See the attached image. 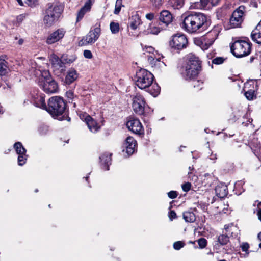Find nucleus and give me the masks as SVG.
Segmentation results:
<instances>
[{
  "instance_id": "f257e3e1",
  "label": "nucleus",
  "mask_w": 261,
  "mask_h": 261,
  "mask_svg": "<svg viewBox=\"0 0 261 261\" xmlns=\"http://www.w3.org/2000/svg\"><path fill=\"white\" fill-rule=\"evenodd\" d=\"M208 25L207 17L202 13H191L187 14L184 19L182 28L189 33H196L202 31Z\"/></svg>"
},
{
  "instance_id": "f03ea898",
  "label": "nucleus",
  "mask_w": 261,
  "mask_h": 261,
  "mask_svg": "<svg viewBox=\"0 0 261 261\" xmlns=\"http://www.w3.org/2000/svg\"><path fill=\"white\" fill-rule=\"evenodd\" d=\"M201 68V62L199 58L191 53L187 57L186 63L182 68L181 74L187 81L196 79Z\"/></svg>"
},
{
  "instance_id": "7ed1b4c3",
  "label": "nucleus",
  "mask_w": 261,
  "mask_h": 261,
  "mask_svg": "<svg viewBox=\"0 0 261 261\" xmlns=\"http://www.w3.org/2000/svg\"><path fill=\"white\" fill-rule=\"evenodd\" d=\"M63 10L62 4L48 3L43 16L44 24L47 27L52 26L58 21Z\"/></svg>"
},
{
  "instance_id": "20e7f679",
  "label": "nucleus",
  "mask_w": 261,
  "mask_h": 261,
  "mask_svg": "<svg viewBox=\"0 0 261 261\" xmlns=\"http://www.w3.org/2000/svg\"><path fill=\"white\" fill-rule=\"evenodd\" d=\"M65 109L66 103L61 97L56 96L49 99L46 111L53 116L62 115Z\"/></svg>"
},
{
  "instance_id": "39448f33",
  "label": "nucleus",
  "mask_w": 261,
  "mask_h": 261,
  "mask_svg": "<svg viewBox=\"0 0 261 261\" xmlns=\"http://www.w3.org/2000/svg\"><path fill=\"white\" fill-rule=\"evenodd\" d=\"M154 76L145 69L138 70L136 73L135 82L136 85L141 89L148 88L153 83Z\"/></svg>"
},
{
  "instance_id": "423d86ee",
  "label": "nucleus",
  "mask_w": 261,
  "mask_h": 261,
  "mask_svg": "<svg viewBox=\"0 0 261 261\" xmlns=\"http://www.w3.org/2000/svg\"><path fill=\"white\" fill-rule=\"evenodd\" d=\"M251 43L244 40L234 41L230 46L232 53L237 58L246 56L251 51Z\"/></svg>"
},
{
  "instance_id": "0eeeda50",
  "label": "nucleus",
  "mask_w": 261,
  "mask_h": 261,
  "mask_svg": "<svg viewBox=\"0 0 261 261\" xmlns=\"http://www.w3.org/2000/svg\"><path fill=\"white\" fill-rule=\"evenodd\" d=\"M132 107L134 112L140 116H146V103L143 96L136 94L132 99Z\"/></svg>"
},
{
  "instance_id": "6e6552de",
  "label": "nucleus",
  "mask_w": 261,
  "mask_h": 261,
  "mask_svg": "<svg viewBox=\"0 0 261 261\" xmlns=\"http://www.w3.org/2000/svg\"><path fill=\"white\" fill-rule=\"evenodd\" d=\"M245 7L241 5L232 13L229 19L230 28H236L241 27L243 21Z\"/></svg>"
},
{
  "instance_id": "1a4fd4ad",
  "label": "nucleus",
  "mask_w": 261,
  "mask_h": 261,
  "mask_svg": "<svg viewBox=\"0 0 261 261\" xmlns=\"http://www.w3.org/2000/svg\"><path fill=\"white\" fill-rule=\"evenodd\" d=\"M143 50L145 52L151 54L148 56V60L152 66L162 68L166 66L164 62L161 61V58H163V56L160 57L158 53L154 50L153 47L151 46H145Z\"/></svg>"
},
{
  "instance_id": "9d476101",
  "label": "nucleus",
  "mask_w": 261,
  "mask_h": 261,
  "mask_svg": "<svg viewBox=\"0 0 261 261\" xmlns=\"http://www.w3.org/2000/svg\"><path fill=\"white\" fill-rule=\"evenodd\" d=\"M171 47L177 50L186 48L188 45V39L184 34H176L172 36L169 42Z\"/></svg>"
},
{
  "instance_id": "9b49d317",
  "label": "nucleus",
  "mask_w": 261,
  "mask_h": 261,
  "mask_svg": "<svg viewBox=\"0 0 261 261\" xmlns=\"http://www.w3.org/2000/svg\"><path fill=\"white\" fill-rule=\"evenodd\" d=\"M40 87L47 93H54L58 91L57 83L50 76H46L42 80Z\"/></svg>"
},
{
  "instance_id": "f8f14e48",
  "label": "nucleus",
  "mask_w": 261,
  "mask_h": 261,
  "mask_svg": "<svg viewBox=\"0 0 261 261\" xmlns=\"http://www.w3.org/2000/svg\"><path fill=\"white\" fill-rule=\"evenodd\" d=\"M101 33V29L99 27L95 28L91 30L89 33L81 41L82 44L86 45L95 43L98 39Z\"/></svg>"
},
{
  "instance_id": "ddd939ff",
  "label": "nucleus",
  "mask_w": 261,
  "mask_h": 261,
  "mask_svg": "<svg viewBox=\"0 0 261 261\" xmlns=\"http://www.w3.org/2000/svg\"><path fill=\"white\" fill-rule=\"evenodd\" d=\"M126 126L129 130L135 134L142 135L144 134L143 127L138 119L130 118L127 122Z\"/></svg>"
},
{
  "instance_id": "4468645a",
  "label": "nucleus",
  "mask_w": 261,
  "mask_h": 261,
  "mask_svg": "<svg viewBox=\"0 0 261 261\" xmlns=\"http://www.w3.org/2000/svg\"><path fill=\"white\" fill-rule=\"evenodd\" d=\"M66 33L63 28L58 29L51 33L47 38L46 42L48 44L55 43L62 39Z\"/></svg>"
},
{
  "instance_id": "2eb2a0df",
  "label": "nucleus",
  "mask_w": 261,
  "mask_h": 261,
  "mask_svg": "<svg viewBox=\"0 0 261 261\" xmlns=\"http://www.w3.org/2000/svg\"><path fill=\"white\" fill-rule=\"evenodd\" d=\"M136 145L137 142L132 137L129 136L126 139L123 146L128 156L134 153Z\"/></svg>"
},
{
  "instance_id": "dca6fc26",
  "label": "nucleus",
  "mask_w": 261,
  "mask_h": 261,
  "mask_svg": "<svg viewBox=\"0 0 261 261\" xmlns=\"http://www.w3.org/2000/svg\"><path fill=\"white\" fill-rule=\"evenodd\" d=\"M50 61L53 68L55 69V71L60 70V72H63L65 71V66L62 59H59L57 56L53 54L50 56Z\"/></svg>"
},
{
  "instance_id": "f3484780",
  "label": "nucleus",
  "mask_w": 261,
  "mask_h": 261,
  "mask_svg": "<svg viewBox=\"0 0 261 261\" xmlns=\"http://www.w3.org/2000/svg\"><path fill=\"white\" fill-rule=\"evenodd\" d=\"M83 116L84 117L85 121L89 129L92 133H95L99 130L100 126L90 116L87 114H85Z\"/></svg>"
},
{
  "instance_id": "a211bd4d",
  "label": "nucleus",
  "mask_w": 261,
  "mask_h": 261,
  "mask_svg": "<svg viewBox=\"0 0 261 261\" xmlns=\"http://www.w3.org/2000/svg\"><path fill=\"white\" fill-rule=\"evenodd\" d=\"M142 21L139 15L136 13L129 19L128 27L133 30H136L141 24Z\"/></svg>"
},
{
  "instance_id": "6ab92c4d",
  "label": "nucleus",
  "mask_w": 261,
  "mask_h": 261,
  "mask_svg": "<svg viewBox=\"0 0 261 261\" xmlns=\"http://www.w3.org/2000/svg\"><path fill=\"white\" fill-rule=\"evenodd\" d=\"M251 37L254 42L261 44V21L252 31Z\"/></svg>"
},
{
  "instance_id": "aec40b11",
  "label": "nucleus",
  "mask_w": 261,
  "mask_h": 261,
  "mask_svg": "<svg viewBox=\"0 0 261 261\" xmlns=\"http://www.w3.org/2000/svg\"><path fill=\"white\" fill-rule=\"evenodd\" d=\"M92 6L91 0H88L86 2L84 6L81 8L78 12L76 17V21L78 22L82 19L85 14L90 11Z\"/></svg>"
},
{
  "instance_id": "412c9836",
  "label": "nucleus",
  "mask_w": 261,
  "mask_h": 261,
  "mask_svg": "<svg viewBox=\"0 0 261 261\" xmlns=\"http://www.w3.org/2000/svg\"><path fill=\"white\" fill-rule=\"evenodd\" d=\"M159 19L161 22L167 25L172 21V15L169 11L163 10L160 13Z\"/></svg>"
},
{
  "instance_id": "4be33fe9",
  "label": "nucleus",
  "mask_w": 261,
  "mask_h": 261,
  "mask_svg": "<svg viewBox=\"0 0 261 261\" xmlns=\"http://www.w3.org/2000/svg\"><path fill=\"white\" fill-rule=\"evenodd\" d=\"M215 192L218 197L224 198L228 192L227 186L222 183L218 184L215 188Z\"/></svg>"
},
{
  "instance_id": "5701e85b",
  "label": "nucleus",
  "mask_w": 261,
  "mask_h": 261,
  "mask_svg": "<svg viewBox=\"0 0 261 261\" xmlns=\"http://www.w3.org/2000/svg\"><path fill=\"white\" fill-rule=\"evenodd\" d=\"M78 75L77 71L74 69H70L65 76V83L68 85L71 84L77 79Z\"/></svg>"
},
{
  "instance_id": "b1692460",
  "label": "nucleus",
  "mask_w": 261,
  "mask_h": 261,
  "mask_svg": "<svg viewBox=\"0 0 261 261\" xmlns=\"http://www.w3.org/2000/svg\"><path fill=\"white\" fill-rule=\"evenodd\" d=\"M33 102L36 107L43 110H47V106L45 104L44 97L42 95H37V97H33Z\"/></svg>"
},
{
  "instance_id": "393cba45",
  "label": "nucleus",
  "mask_w": 261,
  "mask_h": 261,
  "mask_svg": "<svg viewBox=\"0 0 261 261\" xmlns=\"http://www.w3.org/2000/svg\"><path fill=\"white\" fill-rule=\"evenodd\" d=\"M111 154L109 153H105L99 156V160L102 165H103V168L108 170L109 169V166L111 164Z\"/></svg>"
},
{
  "instance_id": "a878e982",
  "label": "nucleus",
  "mask_w": 261,
  "mask_h": 261,
  "mask_svg": "<svg viewBox=\"0 0 261 261\" xmlns=\"http://www.w3.org/2000/svg\"><path fill=\"white\" fill-rule=\"evenodd\" d=\"M9 71L8 63L5 60L0 59V76H5Z\"/></svg>"
},
{
  "instance_id": "bb28decb",
  "label": "nucleus",
  "mask_w": 261,
  "mask_h": 261,
  "mask_svg": "<svg viewBox=\"0 0 261 261\" xmlns=\"http://www.w3.org/2000/svg\"><path fill=\"white\" fill-rule=\"evenodd\" d=\"M183 218L186 222H194L196 220L195 214L192 212H185L183 213Z\"/></svg>"
},
{
  "instance_id": "cd10ccee",
  "label": "nucleus",
  "mask_w": 261,
  "mask_h": 261,
  "mask_svg": "<svg viewBox=\"0 0 261 261\" xmlns=\"http://www.w3.org/2000/svg\"><path fill=\"white\" fill-rule=\"evenodd\" d=\"M14 148L18 154L26 153L25 149L23 147L22 143L20 142H16L14 144Z\"/></svg>"
},
{
  "instance_id": "c85d7f7f",
  "label": "nucleus",
  "mask_w": 261,
  "mask_h": 261,
  "mask_svg": "<svg viewBox=\"0 0 261 261\" xmlns=\"http://www.w3.org/2000/svg\"><path fill=\"white\" fill-rule=\"evenodd\" d=\"M170 3L174 9H179L184 5V0H170Z\"/></svg>"
},
{
  "instance_id": "c756f323",
  "label": "nucleus",
  "mask_w": 261,
  "mask_h": 261,
  "mask_svg": "<svg viewBox=\"0 0 261 261\" xmlns=\"http://www.w3.org/2000/svg\"><path fill=\"white\" fill-rule=\"evenodd\" d=\"M149 92L152 95L155 97L160 92V87L157 84H155L149 89Z\"/></svg>"
},
{
  "instance_id": "7c9ffc66",
  "label": "nucleus",
  "mask_w": 261,
  "mask_h": 261,
  "mask_svg": "<svg viewBox=\"0 0 261 261\" xmlns=\"http://www.w3.org/2000/svg\"><path fill=\"white\" fill-rule=\"evenodd\" d=\"M200 2L203 6L209 7L210 6L217 5L219 2V0H200Z\"/></svg>"
},
{
  "instance_id": "2f4dec72",
  "label": "nucleus",
  "mask_w": 261,
  "mask_h": 261,
  "mask_svg": "<svg viewBox=\"0 0 261 261\" xmlns=\"http://www.w3.org/2000/svg\"><path fill=\"white\" fill-rule=\"evenodd\" d=\"M161 31L160 28L155 26L153 24H150L147 29L148 33L151 34L157 35Z\"/></svg>"
},
{
  "instance_id": "473e14b6",
  "label": "nucleus",
  "mask_w": 261,
  "mask_h": 261,
  "mask_svg": "<svg viewBox=\"0 0 261 261\" xmlns=\"http://www.w3.org/2000/svg\"><path fill=\"white\" fill-rule=\"evenodd\" d=\"M110 29L112 34H117L119 31V24L118 22H111L110 24Z\"/></svg>"
},
{
  "instance_id": "72a5a7b5",
  "label": "nucleus",
  "mask_w": 261,
  "mask_h": 261,
  "mask_svg": "<svg viewBox=\"0 0 261 261\" xmlns=\"http://www.w3.org/2000/svg\"><path fill=\"white\" fill-rule=\"evenodd\" d=\"M218 241L221 245H224L229 242V237L227 235L222 234L218 237Z\"/></svg>"
},
{
  "instance_id": "f704fd0d",
  "label": "nucleus",
  "mask_w": 261,
  "mask_h": 261,
  "mask_svg": "<svg viewBox=\"0 0 261 261\" xmlns=\"http://www.w3.org/2000/svg\"><path fill=\"white\" fill-rule=\"evenodd\" d=\"M61 59L65 65L66 63H71L73 62L75 60L76 58L74 57H68L67 56L63 55Z\"/></svg>"
},
{
  "instance_id": "c9c22d12",
  "label": "nucleus",
  "mask_w": 261,
  "mask_h": 261,
  "mask_svg": "<svg viewBox=\"0 0 261 261\" xmlns=\"http://www.w3.org/2000/svg\"><path fill=\"white\" fill-rule=\"evenodd\" d=\"M27 156L26 153L18 154V164L19 166H22L25 163Z\"/></svg>"
},
{
  "instance_id": "e433bc0d",
  "label": "nucleus",
  "mask_w": 261,
  "mask_h": 261,
  "mask_svg": "<svg viewBox=\"0 0 261 261\" xmlns=\"http://www.w3.org/2000/svg\"><path fill=\"white\" fill-rule=\"evenodd\" d=\"M244 95L248 100H253L254 97V90L252 89L248 90L247 91L245 92Z\"/></svg>"
},
{
  "instance_id": "4c0bfd02",
  "label": "nucleus",
  "mask_w": 261,
  "mask_h": 261,
  "mask_svg": "<svg viewBox=\"0 0 261 261\" xmlns=\"http://www.w3.org/2000/svg\"><path fill=\"white\" fill-rule=\"evenodd\" d=\"M196 79H194L193 80H190L192 81V85L194 88H197L198 89H201L202 88L201 86L203 84V82L200 80H195Z\"/></svg>"
},
{
  "instance_id": "58836bf2",
  "label": "nucleus",
  "mask_w": 261,
  "mask_h": 261,
  "mask_svg": "<svg viewBox=\"0 0 261 261\" xmlns=\"http://www.w3.org/2000/svg\"><path fill=\"white\" fill-rule=\"evenodd\" d=\"M185 244L184 242L182 241H177L174 243L173 244V248L174 249L176 250H180L181 248H182L185 246Z\"/></svg>"
},
{
  "instance_id": "ea45409f",
  "label": "nucleus",
  "mask_w": 261,
  "mask_h": 261,
  "mask_svg": "<svg viewBox=\"0 0 261 261\" xmlns=\"http://www.w3.org/2000/svg\"><path fill=\"white\" fill-rule=\"evenodd\" d=\"M122 0H117L116 2L115 8L114 10V14H118L121 10V4Z\"/></svg>"
},
{
  "instance_id": "a19ab883",
  "label": "nucleus",
  "mask_w": 261,
  "mask_h": 261,
  "mask_svg": "<svg viewBox=\"0 0 261 261\" xmlns=\"http://www.w3.org/2000/svg\"><path fill=\"white\" fill-rule=\"evenodd\" d=\"M198 243L200 248H204L207 245V241L204 238H200L198 240Z\"/></svg>"
},
{
  "instance_id": "79ce46f5",
  "label": "nucleus",
  "mask_w": 261,
  "mask_h": 261,
  "mask_svg": "<svg viewBox=\"0 0 261 261\" xmlns=\"http://www.w3.org/2000/svg\"><path fill=\"white\" fill-rule=\"evenodd\" d=\"M225 60V59L222 57H217L212 60V63L215 64L219 65L222 64Z\"/></svg>"
},
{
  "instance_id": "37998d69",
  "label": "nucleus",
  "mask_w": 261,
  "mask_h": 261,
  "mask_svg": "<svg viewBox=\"0 0 261 261\" xmlns=\"http://www.w3.org/2000/svg\"><path fill=\"white\" fill-rule=\"evenodd\" d=\"M215 39L213 38H209L207 37H203L204 43L207 44L209 47L214 43Z\"/></svg>"
},
{
  "instance_id": "c03bdc74",
  "label": "nucleus",
  "mask_w": 261,
  "mask_h": 261,
  "mask_svg": "<svg viewBox=\"0 0 261 261\" xmlns=\"http://www.w3.org/2000/svg\"><path fill=\"white\" fill-rule=\"evenodd\" d=\"M27 16V14H22L17 16L16 17V22L18 24H20L23 21V20Z\"/></svg>"
},
{
  "instance_id": "a18cd8bd",
  "label": "nucleus",
  "mask_w": 261,
  "mask_h": 261,
  "mask_svg": "<svg viewBox=\"0 0 261 261\" xmlns=\"http://www.w3.org/2000/svg\"><path fill=\"white\" fill-rule=\"evenodd\" d=\"M241 248L243 252H245L247 253H248V249L249 248V245L248 243L245 242L243 243L242 245H241Z\"/></svg>"
},
{
  "instance_id": "49530a36",
  "label": "nucleus",
  "mask_w": 261,
  "mask_h": 261,
  "mask_svg": "<svg viewBox=\"0 0 261 261\" xmlns=\"http://www.w3.org/2000/svg\"><path fill=\"white\" fill-rule=\"evenodd\" d=\"M25 3L28 6L34 7L37 5V0H26Z\"/></svg>"
},
{
  "instance_id": "de8ad7c7",
  "label": "nucleus",
  "mask_w": 261,
  "mask_h": 261,
  "mask_svg": "<svg viewBox=\"0 0 261 261\" xmlns=\"http://www.w3.org/2000/svg\"><path fill=\"white\" fill-rule=\"evenodd\" d=\"M191 185L190 182H186L182 185V189L184 191L188 192L191 189Z\"/></svg>"
},
{
  "instance_id": "09e8293b",
  "label": "nucleus",
  "mask_w": 261,
  "mask_h": 261,
  "mask_svg": "<svg viewBox=\"0 0 261 261\" xmlns=\"http://www.w3.org/2000/svg\"><path fill=\"white\" fill-rule=\"evenodd\" d=\"M194 43L196 45L199 46H201V45H203V37L201 38H195L194 40Z\"/></svg>"
},
{
  "instance_id": "8fccbe9b",
  "label": "nucleus",
  "mask_w": 261,
  "mask_h": 261,
  "mask_svg": "<svg viewBox=\"0 0 261 261\" xmlns=\"http://www.w3.org/2000/svg\"><path fill=\"white\" fill-rule=\"evenodd\" d=\"M84 56L85 58L87 59H91L92 58V54L89 50H85L84 51Z\"/></svg>"
},
{
  "instance_id": "3c124183",
  "label": "nucleus",
  "mask_w": 261,
  "mask_h": 261,
  "mask_svg": "<svg viewBox=\"0 0 261 261\" xmlns=\"http://www.w3.org/2000/svg\"><path fill=\"white\" fill-rule=\"evenodd\" d=\"M168 196L169 198L174 199L177 196V193L176 191H171L168 193Z\"/></svg>"
},
{
  "instance_id": "603ef678",
  "label": "nucleus",
  "mask_w": 261,
  "mask_h": 261,
  "mask_svg": "<svg viewBox=\"0 0 261 261\" xmlns=\"http://www.w3.org/2000/svg\"><path fill=\"white\" fill-rule=\"evenodd\" d=\"M48 130V128L46 126L43 125L41 126L39 129V131L41 134H45Z\"/></svg>"
},
{
  "instance_id": "864d4df0",
  "label": "nucleus",
  "mask_w": 261,
  "mask_h": 261,
  "mask_svg": "<svg viewBox=\"0 0 261 261\" xmlns=\"http://www.w3.org/2000/svg\"><path fill=\"white\" fill-rule=\"evenodd\" d=\"M257 211L258 219L261 221V202L258 204Z\"/></svg>"
},
{
  "instance_id": "5fc2aeb1",
  "label": "nucleus",
  "mask_w": 261,
  "mask_h": 261,
  "mask_svg": "<svg viewBox=\"0 0 261 261\" xmlns=\"http://www.w3.org/2000/svg\"><path fill=\"white\" fill-rule=\"evenodd\" d=\"M169 217L171 221L176 218V214L174 211H171L169 214Z\"/></svg>"
},
{
  "instance_id": "6e6d98bb",
  "label": "nucleus",
  "mask_w": 261,
  "mask_h": 261,
  "mask_svg": "<svg viewBox=\"0 0 261 261\" xmlns=\"http://www.w3.org/2000/svg\"><path fill=\"white\" fill-rule=\"evenodd\" d=\"M153 5L156 7H160L162 5V0H152Z\"/></svg>"
},
{
  "instance_id": "4d7b16f0",
  "label": "nucleus",
  "mask_w": 261,
  "mask_h": 261,
  "mask_svg": "<svg viewBox=\"0 0 261 261\" xmlns=\"http://www.w3.org/2000/svg\"><path fill=\"white\" fill-rule=\"evenodd\" d=\"M66 95L69 100H72L73 98L74 94L72 91H68L66 92Z\"/></svg>"
},
{
  "instance_id": "13d9d810",
  "label": "nucleus",
  "mask_w": 261,
  "mask_h": 261,
  "mask_svg": "<svg viewBox=\"0 0 261 261\" xmlns=\"http://www.w3.org/2000/svg\"><path fill=\"white\" fill-rule=\"evenodd\" d=\"M145 17L149 20H152L154 18V14L153 13H147L146 14Z\"/></svg>"
},
{
  "instance_id": "bf43d9fd",
  "label": "nucleus",
  "mask_w": 261,
  "mask_h": 261,
  "mask_svg": "<svg viewBox=\"0 0 261 261\" xmlns=\"http://www.w3.org/2000/svg\"><path fill=\"white\" fill-rule=\"evenodd\" d=\"M209 47V46L206 44L205 43H204L203 45H201L200 46V48L202 49V50H206Z\"/></svg>"
},
{
  "instance_id": "052dcab7",
  "label": "nucleus",
  "mask_w": 261,
  "mask_h": 261,
  "mask_svg": "<svg viewBox=\"0 0 261 261\" xmlns=\"http://www.w3.org/2000/svg\"><path fill=\"white\" fill-rule=\"evenodd\" d=\"M217 159L216 154H212L210 157L211 160H215Z\"/></svg>"
},
{
  "instance_id": "680f3d73",
  "label": "nucleus",
  "mask_w": 261,
  "mask_h": 261,
  "mask_svg": "<svg viewBox=\"0 0 261 261\" xmlns=\"http://www.w3.org/2000/svg\"><path fill=\"white\" fill-rule=\"evenodd\" d=\"M16 1L18 2V3L19 4V5H20V6L23 5V2L22 0H16Z\"/></svg>"
},
{
  "instance_id": "e2e57ef3",
  "label": "nucleus",
  "mask_w": 261,
  "mask_h": 261,
  "mask_svg": "<svg viewBox=\"0 0 261 261\" xmlns=\"http://www.w3.org/2000/svg\"><path fill=\"white\" fill-rule=\"evenodd\" d=\"M23 43V40L22 39H20L19 40H18V44L19 45H21Z\"/></svg>"
},
{
  "instance_id": "0e129e2a",
  "label": "nucleus",
  "mask_w": 261,
  "mask_h": 261,
  "mask_svg": "<svg viewBox=\"0 0 261 261\" xmlns=\"http://www.w3.org/2000/svg\"><path fill=\"white\" fill-rule=\"evenodd\" d=\"M258 239L261 241V232H260L257 235Z\"/></svg>"
},
{
  "instance_id": "69168bd1",
  "label": "nucleus",
  "mask_w": 261,
  "mask_h": 261,
  "mask_svg": "<svg viewBox=\"0 0 261 261\" xmlns=\"http://www.w3.org/2000/svg\"><path fill=\"white\" fill-rule=\"evenodd\" d=\"M4 112L3 111V107H2V106L0 105V114L1 113H3Z\"/></svg>"
},
{
  "instance_id": "338daca9",
  "label": "nucleus",
  "mask_w": 261,
  "mask_h": 261,
  "mask_svg": "<svg viewBox=\"0 0 261 261\" xmlns=\"http://www.w3.org/2000/svg\"><path fill=\"white\" fill-rule=\"evenodd\" d=\"M253 60H254V58L251 57L250 59V62H253Z\"/></svg>"
},
{
  "instance_id": "774afa93",
  "label": "nucleus",
  "mask_w": 261,
  "mask_h": 261,
  "mask_svg": "<svg viewBox=\"0 0 261 261\" xmlns=\"http://www.w3.org/2000/svg\"><path fill=\"white\" fill-rule=\"evenodd\" d=\"M224 228L225 230H227L228 229V226L227 225H225V227H224Z\"/></svg>"
}]
</instances>
